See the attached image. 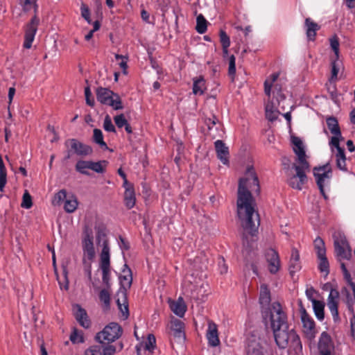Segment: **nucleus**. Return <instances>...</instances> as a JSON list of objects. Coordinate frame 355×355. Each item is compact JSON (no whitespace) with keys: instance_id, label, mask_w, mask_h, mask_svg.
Masks as SVG:
<instances>
[{"instance_id":"nucleus-57","label":"nucleus","mask_w":355,"mask_h":355,"mask_svg":"<svg viewBox=\"0 0 355 355\" xmlns=\"http://www.w3.org/2000/svg\"><path fill=\"white\" fill-rule=\"evenodd\" d=\"M338 71H339V69L336 66V62L335 61L332 62H331V77L329 80H330L331 82H335L337 79Z\"/></svg>"},{"instance_id":"nucleus-21","label":"nucleus","mask_w":355,"mask_h":355,"mask_svg":"<svg viewBox=\"0 0 355 355\" xmlns=\"http://www.w3.org/2000/svg\"><path fill=\"white\" fill-rule=\"evenodd\" d=\"M184 329V324L181 320L178 319H174L171 320V334L173 336V338L177 339L179 342H183L185 340V334Z\"/></svg>"},{"instance_id":"nucleus-14","label":"nucleus","mask_w":355,"mask_h":355,"mask_svg":"<svg viewBox=\"0 0 355 355\" xmlns=\"http://www.w3.org/2000/svg\"><path fill=\"white\" fill-rule=\"evenodd\" d=\"M301 321L303 327V331L309 339L315 336V322L313 318L306 313L304 309L301 310Z\"/></svg>"},{"instance_id":"nucleus-60","label":"nucleus","mask_w":355,"mask_h":355,"mask_svg":"<svg viewBox=\"0 0 355 355\" xmlns=\"http://www.w3.org/2000/svg\"><path fill=\"white\" fill-rule=\"evenodd\" d=\"M119 245L121 250H128L130 248L129 243L125 239L120 236L119 237Z\"/></svg>"},{"instance_id":"nucleus-23","label":"nucleus","mask_w":355,"mask_h":355,"mask_svg":"<svg viewBox=\"0 0 355 355\" xmlns=\"http://www.w3.org/2000/svg\"><path fill=\"white\" fill-rule=\"evenodd\" d=\"M214 146L218 158L220 162L225 164H229V149L225 144L222 140H216L214 142Z\"/></svg>"},{"instance_id":"nucleus-63","label":"nucleus","mask_w":355,"mask_h":355,"mask_svg":"<svg viewBox=\"0 0 355 355\" xmlns=\"http://www.w3.org/2000/svg\"><path fill=\"white\" fill-rule=\"evenodd\" d=\"M102 271V280L105 284H108L110 280V268L101 269Z\"/></svg>"},{"instance_id":"nucleus-7","label":"nucleus","mask_w":355,"mask_h":355,"mask_svg":"<svg viewBox=\"0 0 355 355\" xmlns=\"http://www.w3.org/2000/svg\"><path fill=\"white\" fill-rule=\"evenodd\" d=\"M83 264L84 270L89 277L92 276V263L95 257V250L93 243V236L92 232H86L83 239Z\"/></svg>"},{"instance_id":"nucleus-17","label":"nucleus","mask_w":355,"mask_h":355,"mask_svg":"<svg viewBox=\"0 0 355 355\" xmlns=\"http://www.w3.org/2000/svg\"><path fill=\"white\" fill-rule=\"evenodd\" d=\"M73 312L74 317L78 324L85 329H88L91 326V321L85 309L80 304L73 305Z\"/></svg>"},{"instance_id":"nucleus-5","label":"nucleus","mask_w":355,"mask_h":355,"mask_svg":"<svg viewBox=\"0 0 355 355\" xmlns=\"http://www.w3.org/2000/svg\"><path fill=\"white\" fill-rule=\"evenodd\" d=\"M269 315L272 331L289 327L287 315L279 302H275L271 304L269 307Z\"/></svg>"},{"instance_id":"nucleus-50","label":"nucleus","mask_w":355,"mask_h":355,"mask_svg":"<svg viewBox=\"0 0 355 355\" xmlns=\"http://www.w3.org/2000/svg\"><path fill=\"white\" fill-rule=\"evenodd\" d=\"M329 42H330V46H331L332 50L334 51V52L336 55V57L338 58V54H339L338 38L337 37V36L334 35L330 38Z\"/></svg>"},{"instance_id":"nucleus-43","label":"nucleus","mask_w":355,"mask_h":355,"mask_svg":"<svg viewBox=\"0 0 355 355\" xmlns=\"http://www.w3.org/2000/svg\"><path fill=\"white\" fill-rule=\"evenodd\" d=\"M327 89L330 94L331 98L336 103L338 101V94L335 85V82L329 80V83L326 84Z\"/></svg>"},{"instance_id":"nucleus-47","label":"nucleus","mask_w":355,"mask_h":355,"mask_svg":"<svg viewBox=\"0 0 355 355\" xmlns=\"http://www.w3.org/2000/svg\"><path fill=\"white\" fill-rule=\"evenodd\" d=\"M103 128L105 131L109 132H116L115 127L113 125L112 120L108 115H107L105 117L104 122H103Z\"/></svg>"},{"instance_id":"nucleus-13","label":"nucleus","mask_w":355,"mask_h":355,"mask_svg":"<svg viewBox=\"0 0 355 355\" xmlns=\"http://www.w3.org/2000/svg\"><path fill=\"white\" fill-rule=\"evenodd\" d=\"M266 259L268 263V269L270 274H277L281 266L280 259L278 252L272 249H268L266 252Z\"/></svg>"},{"instance_id":"nucleus-11","label":"nucleus","mask_w":355,"mask_h":355,"mask_svg":"<svg viewBox=\"0 0 355 355\" xmlns=\"http://www.w3.org/2000/svg\"><path fill=\"white\" fill-rule=\"evenodd\" d=\"M122 334L121 326L116 322H111L96 335V340L101 344H109L117 340Z\"/></svg>"},{"instance_id":"nucleus-15","label":"nucleus","mask_w":355,"mask_h":355,"mask_svg":"<svg viewBox=\"0 0 355 355\" xmlns=\"http://www.w3.org/2000/svg\"><path fill=\"white\" fill-rule=\"evenodd\" d=\"M38 24L39 19L36 16H34L27 26L23 44L25 49H30L31 47L37 30Z\"/></svg>"},{"instance_id":"nucleus-2","label":"nucleus","mask_w":355,"mask_h":355,"mask_svg":"<svg viewBox=\"0 0 355 355\" xmlns=\"http://www.w3.org/2000/svg\"><path fill=\"white\" fill-rule=\"evenodd\" d=\"M124 268L122 272L123 273V275L119 276V282H120V292L118 293V296L121 295L124 302L123 304L121 303L120 299L118 298L116 300V303L119 310L121 311L122 315L124 319H127L129 315L128 311V304L126 302V291L129 289L132 285V271L130 268L128 266L127 264L123 266Z\"/></svg>"},{"instance_id":"nucleus-45","label":"nucleus","mask_w":355,"mask_h":355,"mask_svg":"<svg viewBox=\"0 0 355 355\" xmlns=\"http://www.w3.org/2000/svg\"><path fill=\"white\" fill-rule=\"evenodd\" d=\"M219 36H220V42L222 45V48L223 49L229 48V46H230V37L225 33V31L223 30H220Z\"/></svg>"},{"instance_id":"nucleus-44","label":"nucleus","mask_w":355,"mask_h":355,"mask_svg":"<svg viewBox=\"0 0 355 355\" xmlns=\"http://www.w3.org/2000/svg\"><path fill=\"white\" fill-rule=\"evenodd\" d=\"M103 164L105 166L107 164V161H98V162H92L90 161V169L95 171L98 173H103L105 171L104 167L103 166Z\"/></svg>"},{"instance_id":"nucleus-41","label":"nucleus","mask_w":355,"mask_h":355,"mask_svg":"<svg viewBox=\"0 0 355 355\" xmlns=\"http://www.w3.org/2000/svg\"><path fill=\"white\" fill-rule=\"evenodd\" d=\"M156 347V339L153 334H148L145 344L143 345L144 349L152 353Z\"/></svg>"},{"instance_id":"nucleus-30","label":"nucleus","mask_w":355,"mask_h":355,"mask_svg":"<svg viewBox=\"0 0 355 355\" xmlns=\"http://www.w3.org/2000/svg\"><path fill=\"white\" fill-rule=\"evenodd\" d=\"M135 202L136 198L134 188L129 187L126 189L124 193V203L125 207L130 209L135 206Z\"/></svg>"},{"instance_id":"nucleus-16","label":"nucleus","mask_w":355,"mask_h":355,"mask_svg":"<svg viewBox=\"0 0 355 355\" xmlns=\"http://www.w3.org/2000/svg\"><path fill=\"white\" fill-rule=\"evenodd\" d=\"M293 144V149L294 153L297 155V159L295 163L297 164H309L306 160V155L305 152V148L302 139L297 137H293L291 139Z\"/></svg>"},{"instance_id":"nucleus-19","label":"nucleus","mask_w":355,"mask_h":355,"mask_svg":"<svg viewBox=\"0 0 355 355\" xmlns=\"http://www.w3.org/2000/svg\"><path fill=\"white\" fill-rule=\"evenodd\" d=\"M302 269L300 252L297 248H293L291 254L288 261V271L291 277H293L297 272Z\"/></svg>"},{"instance_id":"nucleus-26","label":"nucleus","mask_w":355,"mask_h":355,"mask_svg":"<svg viewBox=\"0 0 355 355\" xmlns=\"http://www.w3.org/2000/svg\"><path fill=\"white\" fill-rule=\"evenodd\" d=\"M331 337L326 331H323L320 337L318 342V349L320 354L330 355L331 354Z\"/></svg>"},{"instance_id":"nucleus-49","label":"nucleus","mask_w":355,"mask_h":355,"mask_svg":"<svg viewBox=\"0 0 355 355\" xmlns=\"http://www.w3.org/2000/svg\"><path fill=\"white\" fill-rule=\"evenodd\" d=\"M70 340L73 343H82L84 342V338L83 335L74 329L70 335Z\"/></svg>"},{"instance_id":"nucleus-1","label":"nucleus","mask_w":355,"mask_h":355,"mask_svg":"<svg viewBox=\"0 0 355 355\" xmlns=\"http://www.w3.org/2000/svg\"><path fill=\"white\" fill-rule=\"evenodd\" d=\"M259 181L254 166H248L244 176L239 181L237 199V215L244 230L243 244L246 248H252V243L256 240L260 225L259 216L255 211L254 200L251 193H259Z\"/></svg>"},{"instance_id":"nucleus-28","label":"nucleus","mask_w":355,"mask_h":355,"mask_svg":"<svg viewBox=\"0 0 355 355\" xmlns=\"http://www.w3.org/2000/svg\"><path fill=\"white\" fill-rule=\"evenodd\" d=\"M171 311L178 316L182 318L184 315L187 307L182 297H179L176 301H172L169 304Z\"/></svg>"},{"instance_id":"nucleus-58","label":"nucleus","mask_w":355,"mask_h":355,"mask_svg":"<svg viewBox=\"0 0 355 355\" xmlns=\"http://www.w3.org/2000/svg\"><path fill=\"white\" fill-rule=\"evenodd\" d=\"M115 58L116 60L121 59V61L119 62V66L123 69V73L124 74H127V71H126V69L128 68L127 58L123 57V55H120L118 54H116L115 55Z\"/></svg>"},{"instance_id":"nucleus-18","label":"nucleus","mask_w":355,"mask_h":355,"mask_svg":"<svg viewBox=\"0 0 355 355\" xmlns=\"http://www.w3.org/2000/svg\"><path fill=\"white\" fill-rule=\"evenodd\" d=\"M339 293L336 289L331 288L330 290L328 299H327V306L332 315L333 319L335 322L339 319L338 311V304Z\"/></svg>"},{"instance_id":"nucleus-55","label":"nucleus","mask_w":355,"mask_h":355,"mask_svg":"<svg viewBox=\"0 0 355 355\" xmlns=\"http://www.w3.org/2000/svg\"><path fill=\"white\" fill-rule=\"evenodd\" d=\"M95 230L96 231V241L100 243L101 240L106 236L105 228L103 225H96Z\"/></svg>"},{"instance_id":"nucleus-6","label":"nucleus","mask_w":355,"mask_h":355,"mask_svg":"<svg viewBox=\"0 0 355 355\" xmlns=\"http://www.w3.org/2000/svg\"><path fill=\"white\" fill-rule=\"evenodd\" d=\"M96 98L101 104L109 105L114 110L123 109L119 95L108 88L99 87L96 90Z\"/></svg>"},{"instance_id":"nucleus-33","label":"nucleus","mask_w":355,"mask_h":355,"mask_svg":"<svg viewBox=\"0 0 355 355\" xmlns=\"http://www.w3.org/2000/svg\"><path fill=\"white\" fill-rule=\"evenodd\" d=\"M313 309L315 317L320 321H322L324 318V304L319 300H313Z\"/></svg>"},{"instance_id":"nucleus-4","label":"nucleus","mask_w":355,"mask_h":355,"mask_svg":"<svg viewBox=\"0 0 355 355\" xmlns=\"http://www.w3.org/2000/svg\"><path fill=\"white\" fill-rule=\"evenodd\" d=\"M272 332L275 343L280 349L302 347L299 336L294 329H289V327Z\"/></svg>"},{"instance_id":"nucleus-34","label":"nucleus","mask_w":355,"mask_h":355,"mask_svg":"<svg viewBox=\"0 0 355 355\" xmlns=\"http://www.w3.org/2000/svg\"><path fill=\"white\" fill-rule=\"evenodd\" d=\"M99 300L102 303L104 311H107L110 307V293L107 289H102L99 293Z\"/></svg>"},{"instance_id":"nucleus-25","label":"nucleus","mask_w":355,"mask_h":355,"mask_svg":"<svg viewBox=\"0 0 355 355\" xmlns=\"http://www.w3.org/2000/svg\"><path fill=\"white\" fill-rule=\"evenodd\" d=\"M71 147L78 155L86 156L92 154V148L91 146L75 139H71Z\"/></svg>"},{"instance_id":"nucleus-12","label":"nucleus","mask_w":355,"mask_h":355,"mask_svg":"<svg viewBox=\"0 0 355 355\" xmlns=\"http://www.w3.org/2000/svg\"><path fill=\"white\" fill-rule=\"evenodd\" d=\"M335 252L338 260H349L352 257V249L345 236H340L334 240Z\"/></svg>"},{"instance_id":"nucleus-46","label":"nucleus","mask_w":355,"mask_h":355,"mask_svg":"<svg viewBox=\"0 0 355 355\" xmlns=\"http://www.w3.org/2000/svg\"><path fill=\"white\" fill-rule=\"evenodd\" d=\"M236 73V58L234 55L229 58L228 74L234 78Z\"/></svg>"},{"instance_id":"nucleus-20","label":"nucleus","mask_w":355,"mask_h":355,"mask_svg":"<svg viewBox=\"0 0 355 355\" xmlns=\"http://www.w3.org/2000/svg\"><path fill=\"white\" fill-rule=\"evenodd\" d=\"M245 352L246 355H270L257 339L248 340Z\"/></svg>"},{"instance_id":"nucleus-9","label":"nucleus","mask_w":355,"mask_h":355,"mask_svg":"<svg viewBox=\"0 0 355 355\" xmlns=\"http://www.w3.org/2000/svg\"><path fill=\"white\" fill-rule=\"evenodd\" d=\"M313 175L321 195L325 200H327L328 196L325 193L324 186L329 184L332 176L330 164L327 163L322 166L315 167L313 168Z\"/></svg>"},{"instance_id":"nucleus-32","label":"nucleus","mask_w":355,"mask_h":355,"mask_svg":"<svg viewBox=\"0 0 355 355\" xmlns=\"http://www.w3.org/2000/svg\"><path fill=\"white\" fill-rule=\"evenodd\" d=\"M93 141L98 144L103 150H110L107 144L104 141L101 130L95 128L93 130Z\"/></svg>"},{"instance_id":"nucleus-36","label":"nucleus","mask_w":355,"mask_h":355,"mask_svg":"<svg viewBox=\"0 0 355 355\" xmlns=\"http://www.w3.org/2000/svg\"><path fill=\"white\" fill-rule=\"evenodd\" d=\"M336 166L340 170L347 171L345 150H339L338 153H336Z\"/></svg>"},{"instance_id":"nucleus-62","label":"nucleus","mask_w":355,"mask_h":355,"mask_svg":"<svg viewBox=\"0 0 355 355\" xmlns=\"http://www.w3.org/2000/svg\"><path fill=\"white\" fill-rule=\"evenodd\" d=\"M20 3L26 11L30 10L34 6V1L33 0H20Z\"/></svg>"},{"instance_id":"nucleus-48","label":"nucleus","mask_w":355,"mask_h":355,"mask_svg":"<svg viewBox=\"0 0 355 355\" xmlns=\"http://www.w3.org/2000/svg\"><path fill=\"white\" fill-rule=\"evenodd\" d=\"M114 121L119 128L124 127L128 123L123 114L115 116L114 117Z\"/></svg>"},{"instance_id":"nucleus-54","label":"nucleus","mask_w":355,"mask_h":355,"mask_svg":"<svg viewBox=\"0 0 355 355\" xmlns=\"http://www.w3.org/2000/svg\"><path fill=\"white\" fill-rule=\"evenodd\" d=\"M218 122V120L216 116H213V118L211 119L209 118L205 120V124L210 132H211L214 128H216V130H218V127H216V124Z\"/></svg>"},{"instance_id":"nucleus-59","label":"nucleus","mask_w":355,"mask_h":355,"mask_svg":"<svg viewBox=\"0 0 355 355\" xmlns=\"http://www.w3.org/2000/svg\"><path fill=\"white\" fill-rule=\"evenodd\" d=\"M58 283L60 284V289H64L65 291L69 289V280L67 277V271L66 270H64V283H62L60 281H58Z\"/></svg>"},{"instance_id":"nucleus-27","label":"nucleus","mask_w":355,"mask_h":355,"mask_svg":"<svg viewBox=\"0 0 355 355\" xmlns=\"http://www.w3.org/2000/svg\"><path fill=\"white\" fill-rule=\"evenodd\" d=\"M320 26L308 17L305 19L304 29L309 41H314L315 40L316 33L320 29Z\"/></svg>"},{"instance_id":"nucleus-29","label":"nucleus","mask_w":355,"mask_h":355,"mask_svg":"<svg viewBox=\"0 0 355 355\" xmlns=\"http://www.w3.org/2000/svg\"><path fill=\"white\" fill-rule=\"evenodd\" d=\"M193 93L195 95L201 96L204 94L207 89L206 83L205 78L200 76L193 78Z\"/></svg>"},{"instance_id":"nucleus-35","label":"nucleus","mask_w":355,"mask_h":355,"mask_svg":"<svg viewBox=\"0 0 355 355\" xmlns=\"http://www.w3.org/2000/svg\"><path fill=\"white\" fill-rule=\"evenodd\" d=\"M327 125L331 133L334 135H340V130L338 125V120L334 117L330 116L327 119Z\"/></svg>"},{"instance_id":"nucleus-39","label":"nucleus","mask_w":355,"mask_h":355,"mask_svg":"<svg viewBox=\"0 0 355 355\" xmlns=\"http://www.w3.org/2000/svg\"><path fill=\"white\" fill-rule=\"evenodd\" d=\"M319 259L318 269L319 270L324 273L325 276H327L329 273V263L326 257V254L322 257H318Z\"/></svg>"},{"instance_id":"nucleus-31","label":"nucleus","mask_w":355,"mask_h":355,"mask_svg":"<svg viewBox=\"0 0 355 355\" xmlns=\"http://www.w3.org/2000/svg\"><path fill=\"white\" fill-rule=\"evenodd\" d=\"M270 292L266 285H261L260 288L259 303L261 306H268L270 302Z\"/></svg>"},{"instance_id":"nucleus-40","label":"nucleus","mask_w":355,"mask_h":355,"mask_svg":"<svg viewBox=\"0 0 355 355\" xmlns=\"http://www.w3.org/2000/svg\"><path fill=\"white\" fill-rule=\"evenodd\" d=\"M314 246L316 250L317 257H322L326 254V248L324 241L319 236L314 240Z\"/></svg>"},{"instance_id":"nucleus-51","label":"nucleus","mask_w":355,"mask_h":355,"mask_svg":"<svg viewBox=\"0 0 355 355\" xmlns=\"http://www.w3.org/2000/svg\"><path fill=\"white\" fill-rule=\"evenodd\" d=\"M32 199L31 195L26 191L23 195V199L21 206L25 209H29L32 207Z\"/></svg>"},{"instance_id":"nucleus-38","label":"nucleus","mask_w":355,"mask_h":355,"mask_svg":"<svg viewBox=\"0 0 355 355\" xmlns=\"http://www.w3.org/2000/svg\"><path fill=\"white\" fill-rule=\"evenodd\" d=\"M278 77V73H272L270 76V78L266 79L264 82V92L268 98H270L271 96L272 84L277 80Z\"/></svg>"},{"instance_id":"nucleus-61","label":"nucleus","mask_w":355,"mask_h":355,"mask_svg":"<svg viewBox=\"0 0 355 355\" xmlns=\"http://www.w3.org/2000/svg\"><path fill=\"white\" fill-rule=\"evenodd\" d=\"M7 182V172L0 173V191H3Z\"/></svg>"},{"instance_id":"nucleus-24","label":"nucleus","mask_w":355,"mask_h":355,"mask_svg":"<svg viewBox=\"0 0 355 355\" xmlns=\"http://www.w3.org/2000/svg\"><path fill=\"white\" fill-rule=\"evenodd\" d=\"M110 249L107 239H104L102 243V250L100 254V268L106 269L110 268Z\"/></svg>"},{"instance_id":"nucleus-10","label":"nucleus","mask_w":355,"mask_h":355,"mask_svg":"<svg viewBox=\"0 0 355 355\" xmlns=\"http://www.w3.org/2000/svg\"><path fill=\"white\" fill-rule=\"evenodd\" d=\"M64 202V209L67 213H73L78 208V201L76 196L73 194H67L65 189H61L54 196L52 203L54 205H60Z\"/></svg>"},{"instance_id":"nucleus-42","label":"nucleus","mask_w":355,"mask_h":355,"mask_svg":"<svg viewBox=\"0 0 355 355\" xmlns=\"http://www.w3.org/2000/svg\"><path fill=\"white\" fill-rule=\"evenodd\" d=\"M87 169H90V161L79 160L76 164V170L81 174L89 175Z\"/></svg>"},{"instance_id":"nucleus-56","label":"nucleus","mask_w":355,"mask_h":355,"mask_svg":"<svg viewBox=\"0 0 355 355\" xmlns=\"http://www.w3.org/2000/svg\"><path fill=\"white\" fill-rule=\"evenodd\" d=\"M85 96L86 103L88 105L93 107L95 104V101L93 98H90L92 96V92H91V90H90V88L89 86H87L85 88Z\"/></svg>"},{"instance_id":"nucleus-22","label":"nucleus","mask_w":355,"mask_h":355,"mask_svg":"<svg viewBox=\"0 0 355 355\" xmlns=\"http://www.w3.org/2000/svg\"><path fill=\"white\" fill-rule=\"evenodd\" d=\"M208 344L211 347H217L220 344L217 325L212 321L208 322V328L206 334Z\"/></svg>"},{"instance_id":"nucleus-37","label":"nucleus","mask_w":355,"mask_h":355,"mask_svg":"<svg viewBox=\"0 0 355 355\" xmlns=\"http://www.w3.org/2000/svg\"><path fill=\"white\" fill-rule=\"evenodd\" d=\"M207 29V21L202 14L197 16L196 30L200 34H203Z\"/></svg>"},{"instance_id":"nucleus-53","label":"nucleus","mask_w":355,"mask_h":355,"mask_svg":"<svg viewBox=\"0 0 355 355\" xmlns=\"http://www.w3.org/2000/svg\"><path fill=\"white\" fill-rule=\"evenodd\" d=\"M102 355H114L116 352V347L112 345H101Z\"/></svg>"},{"instance_id":"nucleus-52","label":"nucleus","mask_w":355,"mask_h":355,"mask_svg":"<svg viewBox=\"0 0 355 355\" xmlns=\"http://www.w3.org/2000/svg\"><path fill=\"white\" fill-rule=\"evenodd\" d=\"M342 135H334L330 140L329 144L331 148L334 147L336 148V153H338L339 150H344L340 146L339 141Z\"/></svg>"},{"instance_id":"nucleus-3","label":"nucleus","mask_w":355,"mask_h":355,"mask_svg":"<svg viewBox=\"0 0 355 355\" xmlns=\"http://www.w3.org/2000/svg\"><path fill=\"white\" fill-rule=\"evenodd\" d=\"M272 96V100H268L265 105L266 118L271 122L277 120L280 114L278 107L284 110V106L281 105V103L286 99V96L282 93V87L278 84L274 86Z\"/></svg>"},{"instance_id":"nucleus-64","label":"nucleus","mask_w":355,"mask_h":355,"mask_svg":"<svg viewBox=\"0 0 355 355\" xmlns=\"http://www.w3.org/2000/svg\"><path fill=\"white\" fill-rule=\"evenodd\" d=\"M305 293L308 300H310L313 304V300H316L314 297V295L315 293V289L313 287H311L309 288H307Z\"/></svg>"},{"instance_id":"nucleus-8","label":"nucleus","mask_w":355,"mask_h":355,"mask_svg":"<svg viewBox=\"0 0 355 355\" xmlns=\"http://www.w3.org/2000/svg\"><path fill=\"white\" fill-rule=\"evenodd\" d=\"M293 168L295 171V174L288 175L287 182L288 185L294 189L302 190L303 184L306 182V172L310 171L309 164H297L294 163Z\"/></svg>"}]
</instances>
